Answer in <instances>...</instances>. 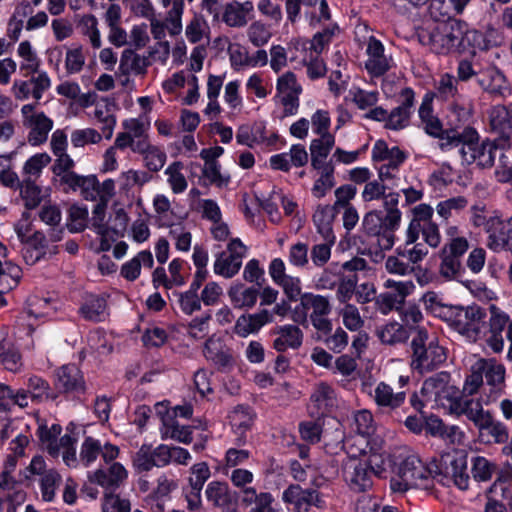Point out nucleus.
I'll return each mask as SVG.
<instances>
[{"mask_svg": "<svg viewBox=\"0 0 512 512\" xmlns=\"http://www.w3.org/2000/svg\"><path fill=\"white\" fill-rule=\"evenodd\" d=\"M395 475L390 481V488L394 493H404L412 488L428 489L433 480L443 486H456L466 490L469 486L464 459L443 457L441 465L436 463L426 465L417 455L409 454L403 458L394 470Z\"/></svg>", "mask_w": 512, "mask_h": 512, "instance_id": "nucleus-1", "label": "nucleus"}, {"mask_svg": "<svg viewBox=\"0 0 512 512\" xmlns=\"http://www.w3.org/2000/svg\"><path fill=\"white\" fill-rule=\"evenodd\" d=\"M443 146L448 150L459 147V153L464 164H476L480 168H489L494 164L498 148H504L507 140L500 139L499 142L484 140L479 142L478 132L467 126L458 134L451 133L446 138Z\"/></svg>", "mask_w": 512, "mask_h": 512, "instance_id": "nucleus-2", "label": "nucleus"}, {"mask_svg": "<svg viewBox=\"0 0 512 512\" xmlns=\"http://www.w3.org/2000/svg\"><path fill=\"white\" fill-rule=\"evenodd\" d=\"M484 376L486 386L483 388L480 402L488 405L496 401L502 394L505 379V367L495 359H477L470 367V373L466 377L463 391L469 395L477 392L483 384Z\"/></svg>", "mask_w": 512, "mask_h": 512, "instance_id": "nucleus-3", "label": "nucleus"}, {"mask_svg": "<svg viewBox=\"0 0 512 512\" xmlns=\"http://www.w3.org/2000/svg\"><path fill=\"white\" fill-rule=\"evenodd\" d=\"M449 375L439 373L426 379L421 388V406L430 404L432 408L441 409L444 413L462 415L466 401L460 391L448 383Z\"/></svg>", "mask_w": 512, "mask_h": 512, "instance_id": "nucleus-4", "label": "nucleus"}, {"mask_svg": "<svg viewBox=\"0 0 512 512\" xmlns=\"http://www.w3.org/2000/svg\"><path fill=\"white\" fill-rule=\"evenodd\" d=\"M412 355L410 366L419 374L431 372L439 368L447 358L445 348L436 337L430 338L427 331L419 329L411 341Z\"/></svg>", "mask_w": 512, "mask_h": 512, "instance_id": "nucleus-5", "label": "nucleus"}, {"mask_svg": "<svg viewBox=\"0 0 512 512\" xmlns=\"http://www.w3.org/2000/svg\"><path fill=\"white\" fill-rule=\"evenodd\" d=\"M465 31V23L448 19L436 23L432 28L422 31L419 39L423 45H427L437 54H448L460 49L461 39Z\"/></svg>", "mask_w": 512, "mask_h": 512, "instance_id": "nucleus-6", "label": "nucleus"}, {"mask_svg": "<svg viewBox=\"0 0 512 512\" xmlns=\"http://www.w3.org/2000/svg\"><path fill=\"white\" fill-rule=\"evenodd\" d=\"M330 312L331 304L327 297L307 292L301 295L300 302L292 310L291 318L300 325H307L310 319L315 329L326 332L331 329V321L328 319Z\"/></svg>", "mask_w": 512, "mask_h": 512, "instance_id": "nucleus-7", "label": "nucleus"}, {"mask_svg": "<svg viewBox=\"0 0 512 512\" xmlns=\"http://www.w3.org/2000/svg\"><path fill=\"white\" fill-rule=\"evenodd\" d=\"M446 322L469 341H476L485 327V311L477 305L453 306Z\"/></svg>", "mask_w": 512, "mask_h": 512, "instance_id": "nucleus-8", "label": "nucleus"}, {"mask_svg": "<svg viewBox=\"0 0 512 512\" xmlns=\"http://www.w3.org/2000/svg\"><path fill=\"white\" fill-rule=\"evenodd\" d=\"M462 415L472 421L481 433L490 435L496 443H503L508 439L506 426L494 419L489 411L484 410L479 400H467Z\"/></svg>", "mask_w": 512, "mask_h": 512, "instance_id": "nucleus-9", "label": "nucleus"}, {"mask_svg": "<svg viewBox=\"0 0 512 512\" xmlns=\"http://www.w3.org/2000/svg\"><path fill=\"white\" fill-rule=\"evenodd\" d=\"M22 123L28 130L27 140L32 146L44 144L54 127L53 120L35 104H25L21 108Z\"/></svg>", "mask_w": 512, "mask_h": 512, "instance_id": "nucleus-10", "label": "nucleus"}, {"mask_svg": "<svg viewBox=\"0 0 512 512\" xmlns=\"http://www.w3.org/2000/svg\"><path fill=\"white\" fill-rule=\"evenodd\" d=\"M248 248L239 238H234L227 244V251L219 253L213 263L216 275L231 279L237 275L242 267Z\"/></svg>", "mask_w": 512, "mask_h": 512, "instance_id": "nucleus-11", "label": "nucleus"}, {"mask_svg": "<svg viewBox=\"0 0 512 512\" xmlns=\"http://www.w3.org/2000/svg\"><path fill=\"white\" fill-rule=\"evenodd\" d=\"M49 302L36 296L29 297L15 320L17 333L31 336L39 324L49 316Z\"/></svg>", "mask_w": 512, "mask_h": 512, "instance_id": "nucleus-12", "label": "nucleus"}, {"mask_svg": "<svg viewBox=\"0 0 512 512\" xmlns=\"http://www.w3.org/2000/svg\"><path fill=\"white\" fill-rule=\"evenodd\" d=\"M433 97V94L426 93L422 99L418 110L420 126L429 136L439 139L441 150L448 151V147L443 146L446 138L451 136V133L458 134L460 130L443 128L441 120L433 111Z\"/></svg>", "mask_w": 512, "mask_h": 512, "instance_id": "nucleus-13", "label": "nucleus"}, {"mask_svg": "<svg viewBox=\"0 0 512 512\" xmlns=\"http://www.w3.org/2000/svg\"><path fill=\"white\" fill-rule=\"evenodd\" d=\"M301 93L302 86L293 72H285L277 78L275 98L283 106L285 116H293L298 113Z\"/></svg>", "mask_w": 512, "mask_h": 512, "instance_id": "nucleus-14", "label": "nucleus"}, {"mask_svg": "<svg viewBox=\"0 0 512 512\" xmlns=\"http://www.w3.org/2000/svg\"><path fill=\"white\" fill-rule=\"evenodd\" d=\"M489 310L491 314L489 321L491 336L487 340L488 346L495 353H499L504 349V340L501 332L508 325L506 330V339L509 343L507 359L512 361V319L510 320L509 316L494 304L489 306Z\"/></svg>", "mask_w": 512, "mask_h": 512, "instance_id": "nucleus-15", "label": "nucleus"}, {"mask_svg": "<svg viewBox=\"0 0 512 512\" xmlns=\"http://www.w3.org/2000/svg\"><path fill=\"white\" fill-rule=\"evenodd\" d=\"M486 246L494 252L512 253V215L507 218L498 214L490 215Z\"/></svg>", "mask_w": 512, "mask_h": 512, "instance_id": "nucleus-16", "label": "nucleus"}, {"mask_svg": "<svg viewBox=\"0 0 512 512\" xmlns=\"http://www.w3.org/2000/svg\"><path fill=\"white\" fill-rule=\"evenodd\" d=\"M344 481L354 491H364L371 487V472L364 459L347 458L342 467Z\"/></svg>", "mask_w": 512, "mask_h": 512, "instance_id": "nucleus-17", "label": "nucleus"}, {"mask_svg": "<svg viewBox=\"0 0 512 512\" xmlns=\"http://www.w3.org/2000/svg\"><path fill=\"white\" fill-rule=\"evenodd\" d=\"M366 54L365 68L373 77L382 76L393 66L392 57L385 54L384 45L373 36L368 40Z\"/></svg>", "mask_w": 512, "mask_h": 512, "instance_id": "nucleus-18", "label": "nucleus"}, {"mask_svg": "<svg viewBox=\"0 0 512 512\" xmlns=\"http://www.w3.org/2000/svg\"><path fill=\"white\" fill-rule=\"evenodd\" d=\"M128 478L127 469L119 462H112L108 468H99L88 473V480L106 490L114 491Z\"/></svg>", "mask_w": 512, "mask_h": 512, "instance_id": "nucleus-19", "label": "nucleus"}, {"mask_svg": "<svg viewBox=\"0 0 512 512\" xmlns=\"http://www.w3.org/2000/svg\"><path fill=\"white\" fill-rule=\"evenodd\" d=\"M273 322V313L268 309H262L253 314L241 315L234 327V332L240 337H248L256 334L266 324Z\"/></svg>", "mask_w": 512, "mask_h": 512, "instance_id": "nucleus-20", "label": "nucleus"}, {"mask_svg": "<svg viewBox=\"0 0 512 512\" xmlns=\"http://www.w3.org/2000/svg\"><path fill=\"white\" fill-rule=\"evenodd\" d=\"M385 441L382 436H375L374 442L364 461L371 472L378 477H382L391 467V457L384 449Z\"/></svg>", "mask_w": 512, "mask_h": 512, "instance_id": "nucleus-21", "label": "nucleus"}, {"mask_svg": "<svg viewBox=\"0 0 512 512\" xmlns=\"http://www.w3.org/2000/svg\"><path fill=\"white\" fill-rule=\"evenodd\" d=\"M481 88L486 92L506 97L510 95V87L502 72L496 67H488L477 78Z\"/></svg>", "mask_w": 512, "mask_h": 512, "instance_id": "nucleus-22", "label": "nucleus"}, {"mask_svg": "<svg viewBox=\"0 0 512 512\" xmlns=\"http://www.w3.org/2000/svg\"><path fill=\"white\" fill-rule=\"evenodd\" d=\"M204 355L222 370H228L234 364L230 349L224 346L220 337L216 335H212L205 342Z\"/></svg>", "mask_w": 512, "mask_h": 512, "instance_id": "nucleus-23", "label": "nucleus"}, {"mask_svg": "<svg viewBox=\"0 0 512 512\" xmlns=\"http://www.w3.org/2000/svg\"><path fill=\"white\" fill-rule=\"evenodd\" d=\"M276 338L273 341V347L278 352H284L288 349L296 350L303 342L302 330L292 324H285L274 329Z\"/></svg>", "mask_w": 512, "mask_h": 512, "instance_id": "nucleus-24", "label": "nucleus"}, {"mask_svg": "<svg viewBox=\"0 0 512 512\" xmlns=\"http://www.w3.org/2000/svg\"><path fill=\"white\" fill-rule=\"evenodd\" d=\"M161 421L160 434L163 440L172 439L183 444L192 442V426L181 425L177 419L169 414L162 415Z\"/></svg>", "mask_w": 512, "mask_h": 512, "instance_id": "nucleus-25", "label": "nucleus"}, {"mask_svg": "<svg viewBox=\"0 0 512 512\" xmlns=\"http://www.w3.org/2000/svg\"><path fill=\"white\" fill-rule=\"evenodd\" d=\"M55 385L62 392L83 391V375L76 365H64L56 373Z\"/></svg>", "mask_w": 512, "mask_h": 512, "instance_id": "nucleus-26", "label": "nucleus"}, {"mask_svg": "<svg viewBox=\"0 0 512 512\" xmlns=\"http://www.w3.org/2000/svg\"><path fill=\"white\" fill-rule=\"evenodd\" d=\"M227 294L234 308L251 309L257 303L259 290L241 282H234L228 289Z\"/></svg>", "mask_w": 512, "mask_h": 512, "instance_id": "nucleus-27", "label": "nucleus"}, {"mask_svg": "<svg viewBox=\"0 0 512 512\" xmlns=\"http://www.w3.org/2000/svg\"><path fill=\"white\" fill-rule=\"evenodd\" d=\"M314 183L311 193L315 198H323L335 185L334 164L311 166Z\"/></svg>", "mask_w": 512, "mask_h": 512, "instance_id": "nucleus-28", "label": "nucleus"}, {"mask_svg": "<svg viewBox=\"0 0 512 512\" xmlns=\"http://www.w3.org/2000/svg\"><path fill=\"white\" fill-rule=\"evenodd\" d=\"M252 1H232L227 3L223 12V21L229 27H243L248 22L249 15L253 12Z\"/></svg>", "mask_w": 512, "mask_h": 512, "instance_id": "nucleus-29", "label": "nucleus"}, {"mask_svg": "<svg viewBox=\"0 0 512 512\" xmlns=\"http://www.w3.org/2000/svg\"><path fill=\"white\" fill-rule=\"evenodd\" d=\"M420 235L405 232V241L396 248V253L407 259L410 265L421 262L427 255L428 249L424 243L418 242Z\"/></svg>", "mask_w": 512, "mask_h": 512, "instance_id": "nucleus-30", "label": "nucleus"}, {"mask_svg": "<svg viewBox=\"0 0 512 512\" xmlns=\"http://www.w3.org/2000/svg\"><path fill=\"white\" fill-rule=\"evenodd\" d=\"M105 211L101 206H97L93 212L92 227L100 238L97 253L109 251L112 243L116 240V231L104 223Z\"/></svg>", "mask_w": 512, "mask_h": 512, "instance_id": "nucleus-31", "label": "nucleus"}, {"mask_svg": "<svg viewBox=\"0 0 512 512\" xmlns=\"http://www.w3.org/2000/svg\"><path fill=\"white\" fill-rule=\"evenodd\" d=\"M133 151L143 155L145 166L150 171L157 172L165 165L166 153L161 148L151 145L147 139L137 141Z\"/></svg>", "mask_w": 512, "mask_h": 512, "instance_id": "nucleus-32", "label": "nucleus"}, {"mask_svg": "<svg viewBox=\"0 0 512 512\" xmlns=\"http://www.w3.org/2000/svg\"><path fill=\"white\" fill-rule=\"evenodd\" d=\"M334 145V135H323L312 139L309 146L311 166L333 164V159H328V156Z\"/></svg>", "mask_w": 512, "mask_h": 512, "instance_id": "nucleus-33", "label": "nucleus"}, {"mask_svg": "<svg viewBox=\"0 0 512 512\" xmlns=\"http://www.w3.org/2000/svg\"><path fill=\"white\" fill-rule=\"evenodd\" d=\"M496 31L489 29L485 33L477 30H468L465 25V31L461 39L460 49L465 50L466 47H471L474 50H486L492 46L498 45V41L495 39Z\"/></svg>", "mask_w": 512, "mask_h": 512, "instance_id": "nucleus-34", "label": "nucleus"}, {"mask_svg": "<svg viewBox=\"0 0 512 512\" xmlns=\"http://www.w3.org/2000/svg\"><path fill=\"white\" fill-rule=\"evenodd\" d=\"M91 117L101 124V131L106 139H110L116 125L113 104L108 99H102L95 104Z\"/></svg>", "mask_w": 512, "mask_h": 512, "instance_id": "nucleus-35", "label": "nucleus"}, {"mask_svg": "<svg viewBox=\"0 0 512 512\" xmlns=\"http://www.w3.org/2000/svg\"><path fill=\"white\" fill-rule=\"evenodd\" d=\"M153 264L152 253L142 250L121 266L120 275L127 281H135L140 276L142 267L152 268Z\"/></svg>", "mask_w": 512, "mask_h": 512, "instance_id": "nucleus-36", "label": "nucleus"}, {"mask_svg": "<svg viewBox=\"0 0 512 512\" xmlns=\"http://www.w3.org/2000/svg\"><path fill=\"white\" fill-rule=\"evenodd\" d=\"M17 56L20 58V71L24 76L35 74L41 66V60L32 44L25 40L17 47Z\"/></svg>", "mask_w": 512, "mask_h": 512, "instance_id": "nucleus-37", "label": "nucleus"}, {"mask_svg": "<svg viewBox=\"0 0 512 512\" xmlns=\"http://www.w3.org/2000/svg\"><path fill=\"white\" fill-rule=\"evenodd\" d=\"M406 156L397 146L389 147L383 140H378L372 148V160L384 162L382 165L402 164Z\"/></svg>", "mask_w": 512, "mask_h": 512, "instance_id": "nucleus-38", "label": "nucleus"}, {"mask_svg": "<svg viewBox=\"0 0 512 512\" xmlns=\"http://www.w3.org/2000/svg\"><path fill=\"white\" fill-rule=\"evenodd\" d=\"M151 180V175L144 170L127 169L117 178L120 192L129 194L134 188H141Z\"/></svg>", "mask_w": 512, "mask_h": 512, "instance_id": "nucleus-39", "label": "nucleus"}, {"mask_svg": "<svg viewBox=\"0 0 512 512\" xmlns=\"http://www.w3.org/2000/svg\"><path fill=\"white\" fill-rule=\"evenodd\" d=\"M160 445L152 448L150 445H142L133 458V465L138 471H149L153 467H165L160 464Z\"/></svg>", "mask_w": 512, "mask_h": 512, "instance_id": "nucleus-40", "label": "nucleus"}, {"mask_svg": "<svg viewBox=\"0 0 512 512\" xmlns=\"http://www.w3.org/2000/svg\"><path fill=\"white\" fill-rule=\"evenodd\" d=\"M511 104L508 106L504 105H496L493 106L489 111V120L491 128L506 136L507 138L511 136Z\"/></svg>", "mask_w": 512, "mask_h": 512, "instance_id": "nucleus-41", "label": "nucleus"}, {"mask_svg": "<svg viewBox=\"0 0 512 512\" xmlns=\"http://www.w3.org/2000/svg\"><path fill=\"white\" fill-rule=\"evenodd\" d=\"M405 392H394L386 383L380 382L374 391V401L378 406L395 409L405 401Z\"/></svg>", "mask_w": 512, "mask_h": 512, "instance_id": "nucleus-42", "label": "nucleus"}, {"mask_svg": "<svg viewBox=\"0 0 512 512\" xmlns=\"http://www.w3.org/2000/svg\"><path fill=\"white\" fill-rule=\"evenodd\" d=\"M411 212L412 218L406 229V232H409L411 235H420L421 228H423V226L434 222L432 219L434 209L428 204H418L412 209Z\"/></svg>", "mask_w": 512, "mask_h": 512, "instance_id": "nucleus-43", "label": "nucleus"}, {"mask_svg": "<svg viewBox=\"0 0 512 512\" xmlns=\"http://www.w3.org/2000/svg\"><path fill=\"white\" fill-rule=\"evenodd\" d=\"M62 428L59 424H52L51 427L40 424L38 427V436L47 452L53 456H59V439Z\"/></svg>", "mask_w": 512, "mask_h": 512, "instance_id": "nucleus-44", "label": "nucleus"}, {"mask_svg": "<svg viewBox=\"0 0 512 512\" xmlns=\"http://www.w3.org/2000/svg\"><path fill=\"white\" fill-rule=\"evenodd\" d=\"M374 437L375 436L370 437L361 434H355L347 437L343 443L348 455L347 458H359L360 456L366 457L370 451L372 442H374Z\"/></svg>", "mask_w": 512, "mask_h": 512, "instance_id": "nucleus-45", "label": "nucleus"}, {"mask_svg": "<svg viewBox=\"0 0 512 512\" xmlns=\"http://www.w3.org/2000/svg\"><path fill=\"white\" fill-rule=\"evenodd\" d=\"M208 502L217 507H225L231 502L228 484L220 481L210 482L205 489Z\"/></svg>", "mask_w": 512, "mask_h": 512, "instance_id": "nucleus-46", "label": "nucleus"}, {"mask_svg": "<svg viewBox=\"0 0 512 512\" xmlns=\"http://www.w3.org/2000/svg\"><path fill=\"white\" fill-rule=\"evenodd\" d=\"M160 464H168L175 463L178 465H187L191 459L192 456L190 452L180 446H169L165 444H160Z\"/></svg>", "mask_w": 512, "mask_h": 512, "instance_id": "nucleus-47", "label": "nucleus"}, {"mask_svg": "<svg viewBox=\"0 0 512 512\" xmlns=\"http://www.w3.org/2000/svg\"><path fill=\"white\" fill-rule=\"evenodd\" d=\"M230 67L236 72L248 69L249 49L238 42H230L227 46Z\"/></svg>", "mask_w": 512, "mask_h": 512, "instance_id": "nucleus-48", "label": "nucleus"}, {"mask_svg": "<svg viewBox=\"0 0 512 512\" xmlns=\"http://www.w3.org/2000/svg\"><path fill=\"white\" fill-rule=\"evenodd\" d=\"M273 497L268 492L256 493L254 488H246L243 491V502L254 507L251 508L250 512H271Z\"/></svg>", "mask_w": 512, "mask_h": 512, "instance_id": "nucleus-49", "label": "nucleus"}, {"mask_svg": "<svg viewBox=\"0 0 512 512\" xmlns=\"http://www.w3.org/2000/svg\"><path fill=\"white\" fill-rule=\"evenodd\" d=\"M421 301L424 305V308L435 317L446 321L447 317L451 316L450 311L453 305H446L442 303V299L438 293L433 291L426 292L422 296Z\"/></svg>", "mask_w": 512, "mask_h": 512, "instance_id": "nucleus-50", "label": "nucleus"}, {"mask_svg": "<svg viewBox=\"0 0 512 512\" xmlns=\"http://www.w3.org/2000/svg\"><path fill=\"white\" fill-rule=\"evenodd\" d=\"M209 32L207 21L199 15H195L185 27V36L193 44L208 40Z\"/></svg>", "mask_w": 512, "mask_h": 512, "instance_id": "nucleus-51", "label": "nucleus"}, {"mask_svg": "<svg viewBox=\"0 0 512 512\" xmlns=\"http://www.w3.org/2000/svg\"><path fill=\"white\" fill-rule=\"evenodd\" d=\"M377 336L382 343L397 344L407 340L408 334L406 329L398 322H389L377 331Z\"/></svg>", "mask_w": 512, "mask_h": 512, "instance_id": "nucleus-52", "label": "nucleus"}, {"mask_svg": "<svg viewBox=\"0 0 512 512\" xmlns=\"http://www.w3.org/2000/svg\"><path fill=\"white\" fill-rule=\"evenodd\" d=\"M106 301L103 297L91 296L81 307L83 317L90 321H103L106 316Z\"/></svg>", "mask_w": 512, "mask_h": 512, "instance_id": "nucleus-53", "label": "nucleus"}, {"mask_svg": "<svg viewBox=\"0 0 512 512\" xmlns=\"http://www.w3.org/2000/svg\"><path fill=\"white\" fill-rule=\"evenodd\" d=\"M151 34L154 39L158 40L157 48L160 50L159 60L165 63L170 54V44L165 41L166 37V23L163 20L151 17L150 19Z\"/></svg>", "mask_w": 512, "mask_h": 512, "instance_id": "nucleus-54", "label": "nucleus"}, {"mask_svg": "<svg viewBox=\"0 0 512 512\" xmlns=\"http://www.w3.org/2000/svg\"><path fill=\"white\" fill-rule=\"evenodd\" d=\"M338 314L342 319L343 325L349 331L356 332L363 328L365 321L355 305L350 303L344 304L339 308Z\"/></svg>", "mask_w": 512, "mask_h": 512, "instance_id": "nucleus-55", "label": "nucleus"}, {"mask_svg": "<svg viewBox=\"0 0 512 512\" xmlns=\"http://www.w3.org/2000/svg\"><path fill=\"white\" fill-rule=\"evenodd\" d=\"M167 182L171 190L175 194H180L187 189L188 183L185 175L183 174V163L175 161L171 163L165 170Z\"/></svg>", "mask_w": 512, "mask_h": 512, "instance_id": "nucleus-56", "label": "nucleus"}, {"mask_svg": "<svg viewBox=\"0 0 512 512\" xmlns=\"http://www.w3.org/2000/svg\"><path fill=\"white\" fill-rule=\"evenodd\" d=\"M305 499L304 489L298 485L289 486L282 494L283 502L292 506V512H309L308 503Z\"/></svg>", "mask_w": 512, "mask_h": 512, "instance_id": "nucleus-57", "label": "nucleus"}, {"mask_svg": "<svg viewBox=\"0 0 512 512\" xmlns=\"http://www.w3.org/2000/svg\"><path fill=\"white\" fill-rule=\"evenodd\" d=\"M19 189L20 197L27 209H34L41 203L42 190L33 180L24 179Z\"/></svg>", "mask_w": 512, "mask_h": 512, "instance_id": "nucleus-58", "label": "nucleus"}, {"mask_svg": "<svg viewBox=\"0 0 512 512\" xmlns=\"http://www.w3.org/2000/svg\"><path fill=\"white\" fill-rule=\"evenodd\" d=\"M458 80L451 74L445 73L440 76L435 85V96L444 101H451L458 97Z\"/></svg>", "mask_w": 512, "mask_h": 512, "instance_id": "nucleus-59", "label": "nucleus"}, {"mask_svg": "<svg viewBox=\"0 0 512 512\" xmlns=\"http://www.w3.org/2000/svg\"><path fill=\"white\" fill-rule=\"evenodd\" d=\"M349 97L358 109L368 110L379 101V92L376 90L368 91L359 87H352L349 90Z\"/></svg>", "mask_w": 512, "mask_h": 512, "instance_id": "nucleus-60", "label": "nucleus"}, {"mask_svg": "<svg viewBox=\"0 0 512 512\" xmlns=\"http://www.w3.org/2000/svg\"><path fill=\"white\" fill-rule=\"evenodd\" d=\"M79 27L81 32L88 37L92 47L99 49L102 45V40L97 18L92 14L83 15L80 19Z\"/></svg>", "mask_w": 512, "mask_h": 512, "instance_id": "nucleus-61", "label": "nucleus"}, {"mask_svg": "<svg viewBox=\"0 0 512 512\" xmlns=\"http://www.w3.org/2000/svg\"><path fill=\"white\" fill-rule=\"evenodd\" d=\"M103 137V133L94 128H82L72 131L70 141L73 147L81 148L89 144H99Z\"/></svg>", "mask_w": 512, "mask_h": 512, "instance_id": "nucleus-62", "label": "nucleus"}, {"mask_svg": "<svg viewBox=\"0 0 512 512\" xmlns=\"http://www.w3.org/2000/svg\"><path fill=\"white\" fill-rule=\"evenodd\" d=\"M247 37L255 47L266 45L272 37L270 27L261 21L251 23L247 29Z\"/></svg>", "mask_w": 512, "mask_h": 512, "instance_id": "nucleus-63", "label": "nucleus"}, {"mask_svg": "<svg viewBox=\"0 0 512 512\" xmlns=\"http://www.w3.org/2000/svg\"><path fill=\"white\" fill-rule=\"evenodd\" d=\"M230 423L237 433L242 434L253 423V414L249 407L238 406L229 415Z\"/></svg>", "mask_w": 512, "mask_h": 512, "instance_id": "nucleus-64", "label": "nucleus"}]
</instances>
